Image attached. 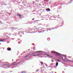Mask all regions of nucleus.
Returning a JSON list of instances; mask_svg holds the SVG:
<instances>
[{
    "mask_svg": "<svg viewBox=\"0 0 73 73\" xmlns=\"http://www.w3.org/2000/svg\"><path fill=\"white\" fill-rule=\"evenodd\" d=\"M51 53H56V54L58 55V56H59V57H61L62 60H64L65 61H68V59L66 58V55L65 56L64 55H62L58 53L57 52H54V51H51Z\"/></svg>",
    "mask_w": 73,
    "mask_h": 73,
    "instance_id": "nucleus-1",
    "label": "nucleus"
},
{
    "mask_svg": "<svg viewBox=\"0 0 73 73\" xmlns=\"http://www.w3.org/2000/svg\"><path fill=\"white\" fill-rule=\"evenodd\" d=\"M7 50H8V51H10V50H11V48H7Z\"/></svg>",
    "mask_w": 73,
    "mask_h": 73,
    "instance_id": "nucleus-2",
    "label": "nucleus"
},
{
    "mask_svg": "<svg viewBox=\"0 0 73 73\" xmlns=\"http://www.w3.org/2000/svg\"><path fill=\"white\" fill-rule=\"evenodd\" d=\"M46 11H50V9H46Z\"/></svg>",
    "mask_w": 73,
    "mask_h": 73,
    "instance_id": "nucleus-3",
    "label": "nucleus"
},
{
    "mask_svg": "<svg viewBox=\"0 0 73 73\" xmlns=\"http://www.w3.org/2000/svg\"><path fill=\"white\" fill-rule=\"evenodd\" d=\"M56 67H57V66H58V62L56 63Z\"/></svg>",
    "mask_w": 73,
    "mask_h": 73,
    "instance_id": "nucleus-4",
    "label": "nucleus"
},
{
    "mask_svg": "<svg viewBox=\"0 0 73 73\" xmlns=\"http://www.w3.org/2000/svg\"><path fill=\"white\" fill-rule=\"evenodd\" d=\"M47 40H48V41H49V40H50V38H48Z\"/></svg>",
    "mask_w": 73,
    "mask_h": 73,
    "instance_id": "nucleus-5",
    "label": "nucleus"
},
{
    "mask_svg": "<svg viewBox=\"0 0 73 73\" xmlns=\"http://www.w3.org/2000/svg\"><path fill=\"white\" fill-rule=\"evenodd\" d=\"M42 52V51H35V52Z\"/></svg>",
    "mask_w": 73,
    "mask_h": 73,
    "instance_id": "nucleus-6",
    "label": "nucleus"
},
{
    "mask_svg": "<svg viewBox=\"0 0 73 73\" xmlns=\"http://www.w3.org/2000/svg\"><path fill=\"white\" fill-rule=\"evenodd\" d=\"M18 16H19L21 18V15H19V14H18Z\"/></svg>",
    "mask_w": 73,
    "mask_h": 73,
    "instance_id": "nucleus-7",
    "label": "nucleus"
},
{
    "mask_svg": "<svg viewBox=\"0 0 73 73\" xmlns=\"http://www.w3.org/2000/svg\"><path fill=\"white\" fill-rule=\"evenodd\" d=\"M40 55H41V54H38L37 55V56H39Z\"/></svg>",
    "mask_w": 73,
    "mask_h": 73,
    "instance_id": "nucleus-8",
    "label": "nucleus"
},
{
    "mask_svg": "<svg viewBox=\"0 0 73 73\" xmlns=\"http://www.w3.org/2000/svg\"><path fill=\"white\" fill-rule=\"evenodd\" d=\"M40 63L41 64H43V62H41Z\"/></svg>",
    "mask_w": 73,
    "mask_h": 73,
    "instance_id": "nucleus-9",
    "label": "nucleus"
},
{
    "mask_svg": "<svg viewBox=\"0 0 73 73\" xmlns=\"http://www.w3.org/2000/svg\"><path fill=\"white\" fill-rule=\"evenodd\" d=\"M0 42H4V41H3V40H0Z\"/></svg>",
    "mask_w": 73,
    "mask_h": 73,
    "instance_id": "nucleus-10",
    "label": "nucleus"
},
{
    "mask_svg": "<svg viewBox=\"0 0 73 73\" xmlns=\"http://www.w3.org/2000/svg\"><path fill=\"white\" fill-rule=\"evenodd\" d=\"M33 56H35V57H36V56H37V55H33Z\"/></svg>",
    "mask_w": 73,
    "mask_h": 73,
    "instance_id": "nucleus-11",
    "label": "nucleus"
},
{
    "mask_svg": "<svg viewBox=\"0 0 73 73\" xmlns=\"http://www.w3.org/2000/svg\"><path fill=\"white\" fill-rule=\"evenodd\" d=\"M24 72H24V71H23V72H21V73H24Z\"/></svg>",
    "mask_w": 73,
    "mask_h": 73,
    "instance_id": "nucleus-12",
    "label": "nucleus"
},
{
    "mask_svg": "<svg viewBox=\"0 0 73 73\" xmlns=\"http://www.w3.org/2000/svg\"><path fill=\"white\" fill-rule=\"evenodd\" d=\"M5 65H7V66H8V65L7 64H5Z\"/></svg>",
    "mask_w": 73,
    "mask_h": 73,
    "instance_id": "nucleus-13",
    "label": "nucleus"
},
{
    "mask_svg": "<svg viewBox=\"0 0 73 73\" xmlns=\"http://www.w3.org/2000/svg\"><path fill=\"white\" fill-rule=\"evenodd\" d=\"M57 61H60L59 60L57 59Z\"/></svg>",
    "mask_w": 73,
    "mask_h": 73,
    "instance_id": "nucleus-14",
    "label": "nucleus"
},
{
    "mask_svg": "<svg viewBox=\"0 0 73 73\" xmlns=\"http://www.w3.org/2000/svg\"><path fill=\"white\" fill-rule=\"evenodd\" d=\"M32 45H33L34 46H35V45H34V44H32Z\"/></svg>",
    "mask_w": 73,
    "mask_h": 73,
    "instance_id": "nucleus-15",
    "label": "nucleus"
},
{
    "mask_svg": "<svg viewBox=\"0 0 73 73\" xmlns=\"http://www.w3.org/2000/svg\"><path fill=\"white\" fill-rule=\"evenodd\" d=\"M46 56H49V55H48V54H46Z\"/></svg>",
    "mask_w": 73,
    "mask_h": 73,
    "instance_id": "nucleus-16",
    "label": "nucleus"
},
{
    "mask_svg": "<svg viewBox=\"0 0 73 73\" xmlns=\"http://www.w3.org/2000/svg\"><path fill=\"white\" fill-rule=\"evenodd\" d=\"M52 61V62H54V61H53V60H52V61Z\"/></svg>",
    "mask_w": 73,
    "mask_h": 73,
    "instance_id": "nucleus-17",
    "label": "nucleus"
},
{
    "mask_svg": "<svg viewBox=\"0 0 73 73\" xmlns=\"http://www.w3.org/2000/svg\"><path fill=\"white\" fill-rule=\"evenodd\" d=\"M39 32V33H41V32Z\"/></svg>",
    "mask_w": 73,
    "mask_h": 73,
    "instance_id": "nucleus-18",
    "label": "nucleus"
},
{
    "mask_svg": "<svg viewBox=\"0 0 73 73\" xmlns=\"http://www.w3.org/2000/svg\"><path fill=\"white\" fill-rule=\"evenodd\" d=\"M45 65H46V66H47V65H46V64H45Z\"/></svg>",
    "mask_w": 73,
    "mask_h": 73,
    "instance_id": "nucleus-19",
    "label": "nucleus"
},
{
    "mask_svg": "<svg viewBox=\"0 0 73 73\" xmlns=\"http://www.w3.org/2000/svg\"><path fill=\"white\" fill-rule=\"evenodd\" d=\"M20 62H19L18 63V64H19V63H20Z\"/></svg>",
    "mask_w": 73,
    "mask_h": 73,
    "instance_id": "nucleus-20",
    "label": "nucleus"
},
{
    "mask_svg": "<svg viewBox=\"0 0 73 73\" xmlns=\"http://www.w3.org/2000/svg\"><path fill=\"white\" fill-rule=\"evenodd\" d=\"M16 62H14V63H15Z\"/></svg>",
    "mask_w": 73,
    "mask_h": 73,
    "instance_id": "nucleus-21",
    "label": "nucleus"
},
{
    "mask_svg": "<svg viewBox=\"0 0 73 73\" xmlns=\"http://www.w3.org/2000/svg\"><path fill=\"white\" fill-rule=\"evenodd\" d=\"M34 20V19H33V20Z\"/></svg>",
    "mask_w": 73,
    "mask_h": 73,
    "instance_id": "nucleus-22",
    "label": "nucleus"
},
{
    "mask_svg": "<svg viewBox=\"0 0 73 73\" xmlns=\"http://www.w3.org/2000/svg\"><path fill=\"white\" fill-rule=\"evenodd\" d=\"M50 57H52V56H51Z\"/></svg>",
    "mask_w": 73,
    "mask_h": 73,
    "instance_id": "nucleus-23",
    "label": "nucleus"
},
{
    "mask_svg": "<svg viewBox=\"0 0 73 73\" xmlns=\"http://www.w3.org/2000/svg\"><path fill=\"white\" fill-rule=\"evenodd\" d=\"M0 23H1V22H0Z\"/></svg>",
    "mask_w": 73,
    "mask_h": 73,
    "instance_id": "nucleus-24",
    "label": "nucleus"
},
{
    "mask_svg": "<svg viewBox=\"0 0 73 73\" xmlns=\"http://www.w3.org/2000/svg\"><path fill=\"white\" fill-rule=\"evenodd\" d=\"M1 62H0V63H1Z\"/></svg>",
    "mask_w": 73,
    "mask_h": 73,
    "instance_id": "nucleus-25",
    "label": "nucleus"
}]
</instances>
